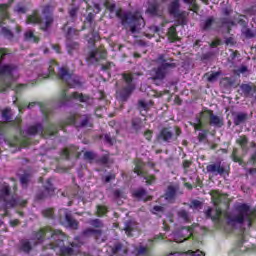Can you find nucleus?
<instances>
[{
	"label": "nucleus",
	"mask_w": 256,
	"mask_h": 256,
	"mask_svg": "<svg viewBox=\"0 0 256 256\" xmlns=\"http://www.w3.org/2000/svg\"><path fill=\"white\" fill-rule=\"evenodd\" d=\"M84 235H96V239L97 241H99V236L101 235V232L99 230L88 229L84 232Z\"/></svg>",
	"instance_id": "ea45409f"
},
{
	"label": "nucleus",
	"mask_w": 256,
	"mask_h": 256,
	"mask_svg": "<svg viewBox=\"0 0 256 256\" xmlns=\"http://www.w3.org/2000/svg\"><path fill=\"white\" fill-rule=\"evenodd\" d=\"M168 38L170 41H177V39H179V37L177 36V29L174 26L169 28Z\"/></svg>",
	"instance_id": "473e14b6"
},
{
	"label": "nucleus",
	"mask_w": 256,
	"mask_h": 256,
	"mask_svg": "<svg viewBox=\"0 0 256 256\" xmlns=\"http://www.w3.org/2000/svg\"><path fill=\"white\" fill-rule=\"evenodd\" d=\"M202 205L203 204L201 203V201L193 200L191 202L190 209L199 210L201 209Z\"/></svg>",
	"instance_id": "49530a36"
},
{
	"label": "nucleus",
	"mask_w": 256,
	"mask_h": 256,
	"mask_svg": "<svg viewBox=\"0 0 256 256\" xmlns=\"http://www.w3.org/2000/svg\"><path fill=\"white\" fill-rule=\"evenodd\" d=\"M68 125H75L76 127H91V122L87 115H74L69 118Z\"/></svg>",
	"instance_id": "2eb2a0df"
},
{
	"label": "nucleus",
	"mask_w": 256,
	"mask_h": 256,
	"mask_svg": "<svg viewBox=\"0 0 256 256\" xmlns=\"http://www.w3.org/2000/svg\"><path fill=\"white\" fill-rule=\"evenodd\" d=\"M48 185L46 186V191L48 192V195H53V186H51V180H48Z\"/></svg>",
	"instance_id": "e2e57ef3"
},
{
	"label": "nucleus",
	"mask_w": 256,
	"mask_h": 256,
	"mask_svg": "<svg viewBox=\"0 0 256 256\" xmlns=\"http://www.w3.org/2000/svg\"><path fill=\"white\" fill-rule=\"evenodd\" d=\"M184 253L190 256H205V253L201 250H196V251L188 250L187 252H184Z\"/></svg>",
	"instance_id": "37998d69"
},
{
	"label": "nucleus",
	"mask_w": 256,
	"mask_h": 256,
	"mask_svg": "<svg viewBox=\"0 0 256 256\" xmlns=\"http://www.w3.org/2000/svg\"><path fill=\"white\" fill-rule=\"evenodd\" d=\"M105 57H107V52L103 48H99V49L93 50L89 54L87 61L88 63H97L99 59H105Z\"/></svg>",
	"instance_id": "f3484780"
},
{
	"label": "nucleus",
	"mask_w": 256,
	"mask_h": 256,
	"mask_svg": "<svg viewBox=\"0 0 256 256\" xmlns=\"http://www.w3.org/2000/svg\"><path fill=\"white\" fill-rule=\"evenodd\" d=\"M57 133V126L50 124L48 128H43L41 124L31 126L28 129V135H40L41 137H53Z\"/></svg>",
	"instance_id": "9d476101"
},
{
	"label": "nucleus",
	"mask_w": 256,
	"mask_h": 256,
	"mask_svg": "<svg viewBox=\"0 0 256 256\" xmlns=\"http://www.w3.org/2000/svg\"><path fill=\"white\" fill-rule=\"evenodd\" d=\"M80 101V103H87V105H93V98H90L89 96H85L83 94H79L77 92H74L71 96H67V92L65 90L61 93L60 96V105H65L67 101Z\"/></svg>",
	"instance_id": "9b49d317"
},
{
	"label": "nucleus",
	"mask_w": 256,
	"mask_h": 256,
	"mask_svg": "<svg viewBox=\"0 0 256 256\" xmlns=\"http://www.w3.org/2000/svg\"><path fill=\"white\" fill-rule=\"evenodd\" d=\"M25 39L27 41H32V43H37L39 41V38H37V36H35L32 31H27L25 33Z\"/></svg>",
	"instance_id": "c9c22d12"
},
{
	"label": "nucleus",
	"mask_w": 256,
	"mask_h": 256,
	"mask_svg": "<svg viewBox=\"0 0 256 256\" xmlns=\"http://www.w3.org/2000/svg\"><path fill=\"white\" fill-rule=\"evenodd\" d=\"M114 196L116 199H125V194L120 190L114 191Z\"/></svg>",
	"instance_id": "6e6d98bb"
},
{
	"label": "nucleus",
	"mask_w": 256,
	"mask_h": 256,
	"mask_svg": "<svg viewBox=\"0 0 256 256\" xmlns=\"http://www.w3.org/2000/svg\"><path fill=\"white\" fill-rule=\"evenodd\" d=\"M139 107H140V113L142 115H145V114H143V111H147L150 107H153V101H151V100H140L139 101Z\"/></svg>",
	"instance_id": "a878e982"
},
{
	"label": "nucleus",
	"mask_w": 256,
	"mask_h": 256,
	"mask_svg": "<svg viewBox=\"0 0 256 256\" xmlns=\"http://www.w3.org/2000/svg\"><path fill=\"white\" fill-rule=\"evenodd\" d=\"M21 249L22 251H25V253H29L31 251V242L23 240L21 242Z\"/></svg>",
	"instance_id": "4c0bfd02"
},
{
	"label": "nucleus",
	"mask_w": 256,
	"mask_h": 256,
	"mask_svg": "<svg viewBox=\"0 0 256 256\" xmlns=\"http://www.w3.org/2000/svg\"><path fill=\"white\" fill-rule=\"evenodd\" d=\"M31 179V176L29 174H24L20 177V182L22 183L23 187H27V184L29 183V180Z\"/></svg>",
	"instance_id": "79ce46f5"
},
{
	"label": "nucleus",
	"mask_w": 256,
	"mask_h": 256,
	"mask_svg": "<svg viewBox=\"0 0 256 256\" xmlns=\"http://www.w3.org/2000/svg\"><path fill=\"white\" fill-rule=\"evenodd\" d=\"M165 199L167 201H172L175 199V187L173 186H169L168 187V190L166 192V196H165Z\"/></svg>",
	"instance_id": "72a5a7b5"
},
{
	"label": "nucleus",
	"mask_w": 256,
	"mask_h": 256,
	"mask_svg": "<svg viewBox=\"0 0 256 256\" xmlns=\"http://www.w3.org/2000/svg\"><path fill=\"white\" fill-rule=\"evenodd\" d=\"M221 72L206 73L205 77L210 83H215L219 79Z\"/></svg>",
	"instance_id": "7c9ffc66"
},
{
	"label": "nucleus",
	"mask_w": 256,
	"mask_h": 256,
	"mask_svg": "<svg viewBox=\"0 0 256 256\" xmlns=\"http://www.w3.org/2000/svg\"><path fill=\"white\" fill-rule=\"evenodd\" d=\"M90 224L93 225V227H102L103 226V223H101V220H99V219L92 220L90 222Z\"/></svg>",
	"instance_id": "13d9d810"
},
{
	"label": "nucleus",
	"mask_w": 256,
	"mask_h": 256,
	"mask_svg": "<svg viewBox=\"0 0 256 256\" xmlns=\"http://www.w3.org/2000/svg\"><path fill=\"white\" fill-rule=\"evenodd\" d=\"M161 137L164 141H169L171 137H173V134L171 133V131H169V129L165 128L161 132Z\"/></svg>",
	"instance_id": "e433bc0d"
},
{
	"label": "nucleus",
	"mask_w": 256,
	"mask_h": 256,
	"mask_svg": "<svg viewBox=\"0 0 256 256\" xmlns=\"http://www.w3.org/2000/svg\"><path fill=\"white\" fill-rule=\"evenodd\" d=\"M35 105L40 107L41 112L46 117H47V115H49L51 113V110H49V107H47V105H45V104H43L41 102H31L27 107H28V109H31V108L35 107Z\"/></svg>",
	"instance_id": "5701e85b"
},
{
	"label": "nucleus",
	"mask_w": 256,
	"mask_h": 256,
	"mask_svg": "<svg viewBox=\"0 0 256 256\" xmlns=\"http://www.w3.org/2000/svg\"><path fill=\"white\" fill-rule=\"evenodd\" d=\"M240 89L245 95H253V93L256 91V87L249 84H242Z\"/></svg>",
	"instance_id": "cd10ccee"
},
{
	"label": "nucleus",
	"mask_w": 256,
	"mask_h": 256,
	"mask_svg": "<svg viewBox=\"0 0 256 256\" xmlns=\"http://www.w3.org/2000/svg\"><path fill=\"white\" fill-rule=\"evenodd\" d=\"M8 9L9 5H0V27H3L4 21H7V19H9V12L7 11Z\"/></svg>",
	"instance_id": "4be33fe9"
},
{
	"label": "nucleus",
	"mask_w": 256,
	"mask_h": 256,
	"mask_svg": "<svg viewBox=\"0 0 256 256\" xmlns=\"http://www.w3.org/2000/svg\"><path fill=\"white\" fill-rule=\"evenodd\" d=\"M195 227L197 225H194L193 227L190 228H182L178 232L174 233L173 239L176 243H183V241H187L193 233H195Z\"/></svg>",
	"instance_id": "4468645a"
},
{
	"label": "nucleus",
	"mask_w": 256,
	"mask_h": 256,
	"mask_svg": "<svg viewBox=\"0 0 256 256\" xmlns=\"http://www.w3.org/2000/svg\"><path fill=\"white\" fill-rule=\"evenodd\" d=\"M0 203H2L3 207H6V209H9V207H15L17 205H21L24 207V205L27 203V201L19 202L11 196L9 193V185L6 183L0 184Z\"/></svg>",
	"instance_id": "0eeeda50"
},
{
	"label": "nucleus",
	"mask_w": 256,
	"mask_h": 256,
	"mask_svg": "<svg viewBox=\"0 0 256 256\" xmlns=\"http://www.w3.org/2000/svg\"><path fill=\"white\" fill-rule=\"evenodd\" d=\"M124 231L128 237H133L139 231V225L135 221L126 222Z\"/></svg>",
	"instance_id": "aec40b11"
},
{
	"label": "nucleus",
	"mask_w": 256,
	"mask_h": 256,
	"mask_svg": "<svg viewBox=\"0 0 256 256\" xmlns=\"http://www.w3.org/2000/svg\"><path fill=\"white\" fill-rule=\"evenodd\" d=\"M106 213H107V207H105V206H98L97 207V214L99 216L105 215Z\"/></svg>",
	"instance_id": "864d4df0"
},
{
	"label": "nucleus",
	"mask_w": 256,
	"mask_h": 256,
	"mask_svg": "<svg viewBox=\"0 0 256 256\" xmlns=\"http://www.w3.org/2000/svg\"><path fill=\"white\" fill-rule=\"evenodd\" d=\"M214 20L209 18L207 19L204 24L202 25L204 31H209V29H211V25H213Z\"/></svg>",
	"instance_id": "de8ad7c7"
},
{
	"label": "nucleus",
	"mask_w": 256,
	"mask_h": 256,
	"mask_svg": "<svg viewBox=\"0 0 256 256\" xmlns=\"http://www.w3.org/2000/svg\"><path fill=\"white\" fill-rule=\"evenodd\" d=\"M43 237L50 239V244L47 248L54 249L60 256L77 255V253H79V247L83 245V242L79 241V237H77L75 241L70 244L71 247H65V239H67L65 234H63L61 230H53L50 227H46L37 232L34 235V241L41 243Z\"/></svg>",
	"instance_id": "f03ea898"
},
{
	"label": "nucleus",
	"mask_w": 256,
	"mask_h": 256,
	"mask_svg": "<svg viewBox=\"0 0 256 256\" xmlns=\"http://www.w3.org/2000/svg\"><path fill=\"white\" fill-rule=\"evenodd\" d=\"M43 215H44V217H48V218L53 217V209L44 210Z\"/></svg>",
	"instance_id": "bf43d9fd"
},
{
	"label": "nucleus",
	"mask_w": 256,
	"mask_h": 256,
	"mask_svg": "<svg viewBox=\"0 0 256 256\" xmlns=\"http://www.w3.org/2000/svg\"><path fill=\"white\" fill-rule=\"evenodd\" d=\"M134 173H136L140 177H143V179H144V181H146L147 185H153V183H155V176L149 175L145 171V164L141 160L135 161Z\"/></svg>",
	"instance_id": "ddd939ff"
},
{
	"label": "nucleus",
	"mask_w": 256,
	"mask_h": 256,
	"mask_svg": "<svg viewBox=\"0 0 256 256\" xmlns=\"http://www.w3.org/2000/svg\"><path fill=\"white\" fill-rule=\"evenodd\" d=\"M158 9H159V5H157V2L150 3L147 9V12L150 13V15H157Z\"/></svg>",
	"instance_id": "f704fd0d"
},
{
	"label": "nucleus",
	"mask_w": 256,
	"mask_h": 256,
	"mask_svg": "<svg viewBox=\"0 0 256 256\" xmlns=\"http://www.w3.org/2000/svg\"><path fill=\"white\" fill-rule=\"evenodd\" d=\"M123 79L126 85L122 90L117 92V95L122 101H127V98L135 91V84H133V76L129 74H124Z\"/></svg>",
	"instance_id": "f8f14e48"
},
{
	"label": "nucleus",
	"mask_w": 256,
	"mask_h": 256,
	"mask_svg": "<svg viewBox=\"0 0 256 256\" xmlns=\"http://www.w3.org/2000/svg\"><path fill=\"white\" fill-rule=\"evenodd\" d=\"M58 77L68 87L74 89H77V87H81V81L79 80V76H75V74L69 72L66 67H62L59 69Z\"/></svg>",
	"instance_id": "1a4fd4ad"
},
{
	"label": "nucleus",
	"mask_w": 256,
	"mask_h": 256,
	"mask_svg": "<svg viewBox=\"0 0 256 256\" xmlns=\"http://www.w3.org/2000/svg\"><path fill=\"white\" fill-rule=\"evenodd\" d=\"M144 137L145 139H147V141H151V137H153V133L151 132V130H148L144 133Z\"/></svg>",
	"instance_id": "0e129e2a"
},
{
	"label": "nucleus",
	"mask_w": 256,
	"mask_h": 256,
	"mask_svg": "<svg viewBox=\"0 0 256 256\" xmlns=\"http://www.w3.org/2000/svg\"><path fill=\"white\" fill-rule=\"evenodd\" d=\"M206 170L213 175H223L225 173V168L219 164H210L206 167Z\"/></svg>",
	"instance_id": "412c9836"
},
{
	"label": "nucleus",
	"mask_w": 256,
	"mask_h": 256,
	"mask_svg": "<svg viewBox=\"0 0 256 256\" xmlns=\"http://www.w3.org/2000/svg\"><path fill=\"white\" fill-rule=\"evenodd\" d=\"M15 13H25L27 11V9L25 8V6L21 5V4H18L15 8Z\"/></svg>",
	"instance_id": "603ef678"
},
{
	"label": "nucleus",
	"mask_w": 256,
	"mask_h": 256,
	"mask_svg": "<svg viewBox=\"0 0 256 256\" xmlns=\"http://www.w3.org/2000/svg\"><path fill=\"white\" fill-rule=\"evenodd\" d=\"M2 35H4V37H7V39H11L13 37V33L7 27H2Z\"/></svg>",
	"instance_id": "8fccbe9b"
},
{
	"label": "nucleus",
	"mask_w": 256,
	"mask_h": 256,
	"mask_svg": "<svg viewBox=\"0 0 256 256\" xmlns=\"http://www.w3.org/2000/svg\"><path fill=\"white\" fill-rule=\"evenodd\" d=\"M85 5H87V13L88 16L86 17V22L85 25H87V23H89L91 25L93 18L95 17V14L99 13V11H101V7L99 6V4H94L93 6H90L89 2H87V0H84ZM94 7V8H93ZM93 10V12H92Z\"/></svg>",
	"instance_id": "a211bd4d"
},
{
	"label": "nucleus",
	"mask_w": 256,
	"mask_h": 256,
	"mask_svg": "<svg viewBox=\"0 0 256 256\" xmlns=\"http://www.w3.org/2000/svg\"><path fill=\"white\" fill-rule=\"evenodd\" d=\"M169 12L171 15H178L179 14V0H175L169 6Z\"/></svg>",
	"instance_id": "c756f323"
},
{
	"label": "nucleus",
	"mask_w": 256,
	"mask_h": 256,
	"mask_svg": "<svg viewBox=\"0 0 256 256\" xmlns=\"http://www.w3.org/2000/svg\"><path fill=\"white\" fill-rule=\"evenodd\" d=\"M232 159L235 163H241V158L237 156V149L233 150Z\"/></svg>",
	"instance_id": "4d7b16f0"
},
{
	"label": "nucleus",
	"mask_w": 256,
	"mask_h": 256,
	"mask_svg": "<svg viewBox=\"0 0 256 256\" xmlns=\"http://www.w3.org/2000/svg\"><path fill=\"white\" fill-rule=\"evenodd\" d=\"M46 14H47V9L43 10V13H42L43 17H41L37 13H34L27 18L26 23H28V25H40V28L45 30L47 29V27L51 25V23H53V18H51V16Z\"/></svg>",
	"instance_id": "6e6552de"
},
{
	"label": "nucleus",
	"mask_w": 256,
	"mask_h": 256,
	"mask_svg": "<svg viewBox=\"0 0 256 256\" xmlns=\"http://www.w3.org/2000/svg\"><path fill=\"white\" fill-rule=\"evenodd\" d=\"M95 154H93V152H85L84 153V158L88 159L89 161H91V159H94Z\"/></svg>",
	"instance_id": "052dcab7"
},
{
	"label": "nucleus",
	"mask_w": 256,
	"mask_h": 256,
	"mask_svg": "<svg viewBox=\"0 0 256 256\" xmlns=\"http://www.w3.org/2000/svg\"><path fill=\"white\" fill-rule=\"evenodd\" d=\"M116 17L121 20L122 25L127 31H130L132 35H136V33L141 31L142 27H145V20H143V17L139 13L123 12V10L120 9L116 11Z\"/></svg>",
	"instance_id": "20e7f679"
},
{
	"label": "nucleus",
	"mask_w": 256,
	"mask_h": 256,
	"mask_svg": "<svg viewBox=\"0 0 256 256\" xmlns=\"http://www.w3.org/2000/svg\"><path fill=\"white\" fill-rule=\"evenodd\" d=\"M69 155H77V146H71L62 151L63 159H69Z\"/></svg>",
	"instance_id": "bb28decb"
},
{
	"label": "nucleus",
	"mask_w": 256,
	"mask_h": 256,
	"mask_svg": "<svg viewBox=\"0 0 256 256\" xmlns=\"http://www.w3.org/2000/svg\"><path fill=\"white\" fill-rule=\"evenodd\" d=\"M5 55H9V50L0 49V92L5 89H14L16 93L27 87L25 84L15 86V80L19 77L17 67L3 64Z\"/></svg>",
	"instance_id": "7ed1b4c3"
},
{
	"label": "nucleus",
	"mask_w": 256,
	"mask_h": 256,
	"mask_svg": "<svg viewBox=\"0 0 256 256\" xmlns=\"http://www.w3.org/2000/svg\"><path fill=\"white\" fill-rule=\"evenodd\" d=\"M121 248H122L121 244H116L115 247L112 248V251H113L114 255L116 253H119V251H121Z\"/></svg>",
	"instance_id": "338daca9"
},
{
	"label": "nucleus",
	"mask_w": 256,
	"mask_h": 256,
	"mask_svg": "<svg viewBox=\"0 0 256 256\" xmlns=\"http://www.w3.org/2000/svg\"><path fill=\"white\" fill-rule=\"evenodd\" d=\"M157 63L159 66L150 71V76L153 81H163L169 74V69L173 67V64L167 62L164 55L158 57Z\"/></svg>",
	"instance_id": "423d86ee"
},
{
	"label": "nucleus",
	"mask_w": 256,
	"mask_h": 256,
	"mask_svg": "<svg viewBox=\"0 0 256 256\" xmlns=\"http://www.w3.org/2000/svg\"><path fill=\"white\" fill-rule=\"evenodd\" d=\"M2 118L4 119V121H10V119H11V109L6 108L5 110H3Z\"/></svg>",
	"instance_id": "c03bdc74"
},
{
	"label": "nucleus",
	"mask_w": 256,
	"mask_h": 256,
	"mask_svg": "<svg viewBox=\"0 0 256 256\" xmlns=\"http://www.w3.org/2000/svg\"><path fill=\"white\" fill-rule=\"evenodd\" d=\"M53 8H55V6H46L45 8H44V11H45V9H46V15H48V16H51V19H53V16L51 15V11H53Z\"/></svg>",
	"instance_id": "680f3d73"
},
{
	"label": "nucleus",
	"mask_w": 256,
	"mask_h": 256,
	"mask_svg": "<svg viewBox=\"0 0 256 256\" xmlns=\"http://www.w3.org/2000/svg\"><path fill=\"white\" fill-rule=\"evenodd\" d=\"M177 216L181 219V221H184V223H189V221H191V215H189L188 212L183 209L178 211Z\"/></svg>",
	"instance_id": "c85d7f7f"
},
{
	"label": "nucleus",
	"mask_w": 256,
	"mask_h": 256,
	"mask_svg": "<svg viewBox=\"0 0 256 256\" xmlns=\"http://www.w3.org/2000/svg\"><path fill=\"white\" fill-rule=\"evenodd\" d=\"M8 145L10 147H16L17 149H21V147L29 145V142H23L21 139L15 137L12 140L8 141Z\"/></svg>",
	"instance_id": "b1692460"
},
{
	"label": "nucleus",
	"mask_w": 256,
	"mask_h": 256,
	"mask_svg": "<svg viewBox=\"0 0 256 256\" xmlns=\"http://www.w3.org/2000/svg\"><path fill=\"white\" fill-rule=\"evenodd\" d=\"M67 47H68V53L70 55H73V51H77L79 45L77 43H68Z\"/></svg>",
	"instance_id": "a18cd8bd"
},
{
	"label": "nucleus",
	"mask_w": 256,
	"mask_h": 256,
	"mask_svg": "<svg viewBox=\"0 0 256 256\" xmlns=\"http://www.w3.org/2000/svg\"><path fill=\"white\" fill-rule=\"evenodd\" d=\"M64 30L67 31V39H75V37L79 35V31L75 30V28H69L65 26Z\"/></svg>",
	"instance_id": "2f4dec72"
},
{
	"label": "nucleus",
	"mask_w": 256,
	"mask_h": 256,
	"mask_svg": "<svg viewBox=\"0 0 256 256\" xmlns=\"http://www.w3.org/2000/svg\"><path fill=\"white\" fill-rule=\"evenodd\" d=\"M207 137V131H202L201 133H199L198 138L200 141H204V139Z\"/></svg>",
	"instance_id": "69168bd1"
},
{
	"label": "nucleus",
	"mask_w": 256,
	"mask_h": 256,
	"mask_svg": "<svg viewBox=\"0 0 256 256\" xmlns=\"http://www.w3.org/2000/svg\"><path fill=\"white\" fill-rule=\"evenodd\" d=\"M57 67V62L55 60L50 61L48 71L45 73H38L36 81H43V79H47L51 77L55 73V68Z\"/></svg>",
	"instance_id": "6ab92c4d"
},
{
	"label": "nucleus",
	"mask_w": 256,
	"mask_h": 256,
	"mask_svg": "<svg viewBox=\"0 0 256 256\" xmlns=\"http://www.w3.org/2000/svg\"><path fill=\"white\" fill-rule=\"evenodd\" d=\"M105 7H106V9H108V11H110V13H114V11H115V3L106 2L105 3Z\"/></svg>",
	"instance_id": "5fc2aeb1"
},
{
	"label": "nucleus",
	"mask_w": 256,
	"mask_h": 256,
	"mask_svg": "<svg viewBox=\"0 0 256 256\" xmlns=\"http://www.w3.org/2000/svg\"><path fill=\"white\" fill-rule=\"evenodd\" d=\"M245 119H247V115L238 114L234 120V123H235V125H241V123H243V121H245Z\"/></svg>",
	"instance_id": "a19ab883"
},
{
	"label": "nucleus",
	"mask_w": 256,
	"mask_h": 256,
	"mask_svg": "<svg viewBox=\"0 0 256 256\" xmlns=\"http://www.w3.org/2000/svg\"><path fill=\"white\" fill-rule=\"evenodd\" d=\"M134 197H136V199H142V201H149V199H151V196H148L147 191L144 189L136 190L134 192Z\"/></svg>",
	"instance_id": "393cba45"
},
{
	"label": "nucleus",
	"mask_w": 256,
	"mask_h": 256,
	"mask_svg": "<svg viewBox=\"0 0 256 256\" xmlns=\"http://www.w3.org/2000/svg\"><path fill=\"white\" fill-rule=\"evenodd\" d=\"M237 143H239L240 147H242V149H245V145H247V137L245 136H240L237 139Z\"/></svg>",
	"instance_id": "3c124183"
},
{
	"label": "nucleus",
	"mask_w": 256,
	"mask_h": 256,
	"mask_svg": "<svg viewBox=\"0 0 256 256\" xmlns=\"http://www.w3.org/2000/svg\"><path fill=\"white\" fill-rule=\"evenodd\" d=\"M196 131H203L207 125H213V127H222L223 120L213 114L211 110H204L196 117L195 121L192 123Z\"/></svg>",
	"instance_id": "39448f33"
},
{
	"label": "nucleus",
	"mask_w": 256,
	"mask_h": 256,
	"mask_svg": "<svg viewBox=\"0 0 256 256\" xmlns=\"http://www.w3.org/2000/svg\"><path fill=\"white\" fill-rule=\"evenodd\" d=\"M153 213H163V207H161V206H154Z\"/></svg>",
	"instance_id": "774afa93"
},
{
	"label": "nucleus",
	"mask_w": 256,
	"mask_h": 256,
	"mask_svg": "<svg viewBox=\"0 0 256 256\" xmlns=\"http://www.w3.org/2000/svg\"><path fill=\"white\" fill-rule=\"evenodd\" d=\"M212 201L215 205V210L209 208L205 215L212 219L218 229H224V231H231V229H237V227H251L256 218V209L251 208L248 204H238L233 213L223 212L218 206L219 203L227 204V195L221 194L219 191L211 192Z\"/></svg>",
	"instance_id": "f257e3e1"
},
{
	"label": "nucleus",
	"mask_w": 256,
	"mask_h": 256,
	"mask_svg": "<svg viewBox=\"0 0 256 256\" xmlns=\"http://www.w3.org/2000/svg\"><path fill=\"white\" fill-rule=\"evenodd\" d=\"M99 39V34H91V37H87V41L90 45H95V42L98 41Z\"/></svg>",
	"instance_id": "09e8293b"
},
{
	"label": "nucleus",
	"mask_w": 256,
	"mask_h": 256,
	"mask_svg": "<svg viewBox=\"0 0 256 256\" xmlns=\"http://www.w3.org/2000/svg\"><path fill=\"white\" fill-rule=\"evenodd\" d=\"M184 3H186V5H189L191 8V11H194V13H196L198 6H197V2L195 0H183Z\"/></svg>",
	"instance_id": "58836bf2"
},
{
	"label": "nucleus",
	"mask_w": 256,
	"mask_h": 256,
	"mask_svg": "<svg viewBox=\"0 0 256 256\" xmlns=\"http://www.w3.org/2000/svg\"><path fill=\"white\" fill-rule=\"evenodd\" d=\"M60 215H64V220H60V223H62V225H64L65 227H69L70 229H77L79 223L77 222V220L71 217V214L69 213V211H67V209H61Z\"/></svg>",
	"instance_id": "dca6fc26"
}]
</instances>
